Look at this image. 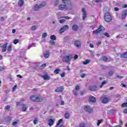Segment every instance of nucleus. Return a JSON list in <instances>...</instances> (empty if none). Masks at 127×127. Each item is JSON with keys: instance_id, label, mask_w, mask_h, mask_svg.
I'll use <instances>...</instances> for the list:
<instances>
[{"instance_id": "41", "label": "nucleus", "mask_w": 127, "mask_h": 127, "mask_svg": "<svg viewBox=\"0 0 127 127\" xmlns=\"http://www.w3.org/2000/svg\"><path fill=\"white\" fill-rule=\"evenodd\" d=\"M61 18H65V19H70V17L67 16H63L61 17Z\"/></svg>"}, {"instance_id": "39", "label": "nucleus", "mask_w": 127, "mask_h": 127, "mask_svg": "<svg viewBox=\"0 0 127 127\" xmlns=\"http://www.w3.org/2000/svg\"><path fill=\"white\" fill-rule=\"evenodd\" d=\"M19 43V40L18 39H15L13 41L14 44H17V43Z\"/></svg>"}, {"instance_id": "14", "label": "nucleus", "mask_w": 127, "mask_h": 127, "mask_svg": "<svg viewBox=\"0 0 127 127\" xmlns=\"http://www.w3.org/2000/svg\"><path fill=\"white\" fill-rule=\"evenodd\" d=\"M72 29L74 31H77V30H78V29H79V26H78V25H77L76 24H74L72 26Z\"/></svg>"}, {"instance_id": "13", "label": "nucleus", "mask_w": 127, "mask_h": 127, "mask_svg": "<svg viewBox=\"0 0 127 127\" xmlns=\"http://www.w3.org/2000/svg\"><path fill=\"white\" fill-rule=\"evenodd\" d=\"M41 78H43L44 80H50V76L48 75H41Z\"/></svg>"}, {"instance_id": "30", "label": "nucleus", "mask_w": 127, "mask_h": 127, "mask_svg": "<svg viewBox=\"0 0 127 127\" xmlns=\"http://www.w3.org/2000/svg\"><path fill=\"white\" fill-rule=\"evenodd\" d=\"M115 100H117V99H118V100H120V99H121V95L120 94H117L115 96Z\"/></svg>"}, {"instance_id": "2", "label": "nucleus", "mask_w": 127, "mask_h": 127, "mask_svg": "<svg viewBox=\"0 0 127 127\" xmlns=\"http://www.w3.org/2000/svg\"><path fill=\"white\" fill-rule=\"evenodd\" d=\"M73 58V56L71 55L69 56H64L63 57L62 60L63 62H65V63H68Z\"/></svg>"}, {"instance_id": "4", "label": "nucleus", "mask_w": 127, "mask_h": 127, "mask_svg": "<svg viewBox=\"0 0 127 127\" xmlns=\"http://www.w3.org/2000/svg\"><path fill=\"white\" fill-rule=\"evenodd\" d=\"M30 99L31 101H33V102H41V101H42V99H40L39 97H36V96L34 95L31 96Z\"/></svg>"}, {"instance_id": "17", "label": "nucleus", "mask_w": 127, "mask_h": 127, "mask_svg": "<svg viewBox=\"0 0 127 127\" xmlns=\"http://www.w3.org/2000/svg\"><path fill=\"white\" fill-rule=\"evenodd\" d=\"M23 3H24V1L23 0H19L18 2V5L19 6H22L23 5Z\"/></svg>"}, {"instance_id": "60", "label": "nucleus", "mask_w": 127, "mask_h": 127, "mask_svg": "<svg viewBox=\"0 0 127 127\" xmlns=\"http://www.w3.org/2000/svg\"><path fill=\"white\" fill-rule=\"evenodd\" d=\"M5 51H6V48H3L2 52H5Z\"/></svg>"}, {"instance_id": "49", "label": "nucleus", "mask_w": 127, "mask_h": 127, "mask_svg": "<svg viewBox=\"0 0 127 127\" xmlns=\"http://www.w3.org/2000/svg\"><path fill=\"white\" fill-rule=\"evenodd\" d=\"M103 122L102 120H98L97 122V126L99 127L100 126V124Z\"/></svg>"}, {"instance_id": "26", "label": "nucleus", "mask_w": 127, "mask_h": 127, "mask_svg": "<svg viewBox=\"0 0 127 127\" xmlns=\"http://www.w3.org/2000/svg\"><path fill=\"white\" fill-rule=\"evenodd\" d=\"M22 106H23L22 112H25V111L27 110V107H26V106L24 104H22Z\"/></svg>"}, {"instance_id": "62", "label": "nucleus", "mask_w": 127, "mask_h": 127, "mask_svg": "<svg viewBox=\"0 0 127 127\" xmlns=\"http://www.w3.org/2000/svg\"><path fill=\"white\" fill-rule=\"evenodd\" d=\"M17 77H18V78H20V79L22 78V76L20 74L17 75Z\"/></svg>"}, {"instance_id": "32", "label": "nucleus", "mask_w": 127, "mask_h": 127, "mask_svg": "<svg viewBox=\"0 0 127 127\" xmlns=\"http://www.w3.org/2000/svg\"><path fill=\"white\" fill-rule=\"evenodd\" d=\"M122 108L127 107V102L124 103L121 105Z\"/></svg>"}, {"instance_id": "28", "label": "nucleus", "mask_w": 127, "mask_h": 127, "mask_svg": "<svg viewBox=\"0 0 127 127\" xmlns=\"http://www.w3.org/2000/svg\"><path fill=\"white\" fill-rule=\"evenodd\" d=\"M35 47V44L32 43V44L29 45V46L28 47V49H30L31 47Z\"/></svg>"}, {"instance_id": "52", "label": "nucleus", "mask_w": 127, "mask_h": 127, "mask_svg": "<svg viewBox=\"0 0 127 127\" xmlns=\"http://www.w3.org/2000/svg\"><path fill=\"white\" fill-rule=\"evenodd\" d=\"M104 35L105 36H107V37H110V34H109V33H104Z\"/></svg>"}, {"instance_id": "36", "label": "nucleus", "mask_w": 127, "mask_h": 127, "mask_svg": "<svg viewBox=\"0 0 127 127\" xmlns=\"http://www.w3.org/2000/svg\"><path fill=\"white\" fill-rule=\"evenodd\" d=\"M62 1L63 3H65V4H67L68 3V1H70V0H62Z\"/></svg>"}, {"instance_id": "48", "label": "nucleus", "mask_w": 127, "mask_h": 127, "mask_svg": "<svg viewBox=\"0 0 127 127\" xmlns=\"http://www.w3.org/2000/svg\"><path fill=\"white\" fill-rule=\"evenodd\" d=\"M64 118H65V119H69V114L65 113L64 114Z\"/></svg>"}, {"instance_id": "11", "label": "nucleus", "mask_w": 127, "mask_h": 127, "mask_svg": "<svg viewBox=\"0 0 127 127\" xmlns=\"http://www.w3.org/2000/svg\"><path fill=\"white\" fill-rule=\"evenodd\" d=\"M89 101L91 103H96L97 99H96V97L91 95L89 96Z\"/></svg>"}, {"instance_id": "63", "label": "nucleus", "mask_w": 127, "mask_h": 127, "mask_svg": "<svg viewBox=\"0 0 127 127\" xmlns=\"http://www.w3.org/2000/svg\"><path fill=\"white\" fill-rule=\"evenodd\" d=\"M64 101H61V106H64Z\"/></svg>"}, {"instance_id": "59", "label": "nucleus", "mask_w": 127, "mask_h": 127, "mask_svg": "<svg viewBox=\"0 0 127 127\" xmlns=\"http://www.w3.org/2000/svg\"><path fill=\"white\" fill-rule=\"evenodd\" d=\"M3 70H4V67H3L2 66H0V71H3Z\"/></svg>"}, {"instance_id": "29", "label": "nucleus", "mask_w": 127, "mask_h": 127, "mask_svg": "<svg viewBox=\"0 0 127 127\" xmlns=\"http://www.w3.org/2000/svg\"><path fill=\"white\" fill-rule=\"evenodd\" d=\"M114 70H110L109 72H108V74L109 75V76H113V75H114Z\"/></svg>"}, {"instance_id": "58", "label": "nucleus", "mask_w": 127, "mask_h": 127, "mask_svg": "<svg viewBox=\"0 0 127 127\" xmlns=\"http://www.w3.org/2000/svg\"><path fill=\"white\" fill-rule=\"evenodd\" d=\"M16 125H17V122H13L12 123V126H16Z\"/></svg>"}, {"instance_id": "46", "label": "nucleus", "mask_w": 127, "mask_h": 127, "mask_svg": "<svg viewBox=\"0 0 127 127\" xmlns=\"http://www.w3.org/2000/svg\"><path fill=\"white\" fill-rule=\"evenodd\" d=\"M10 109V106L9 105H7L5 108L4 110H7L8 111H9V109Z\"/></svg>"}, {"instance_id": "31", "label": "nucleus", "mask_w": 127, "mask_h": 127, "mask_svg": "<svg viewBox=\"0 0 127 127\" xmlns=\"http://www.w3.org/2000/svg\"><path fill=\"white\" fill-rule=\"evenodd\" d=\"M11 50H12L11 46L9 45L7 48V51L8 53H10V51H11Z\"/></svg>"}, {"instance_id": "10", "label": "nucleus", "mask_w": 127, "mask_h": 127, "mask_svg": "<svg viewBox=\"0 0 127 127\" xmlns=\"http://www.w3.org/2000/svg\"><path fill=\"white\" fill-rule=\"evenodd\" d=\"M59 9H60V10H63L64 9H67V5L65 4H60L59 6Z\"/></svg>"}, {"instance_id": "57", "label": "nucleus", "mask_w": 127, "mask_h": 127, "mask_svg": "<svg viewBox=\"0 0 127 127\" xmlns=\"http://www.w3.org/2000/svg\"><path fill=\"white\" fill-rule=\"evenodd\" d=\"M12 77L11 75H9L8 76V78L10 79L11 80V81H12V77Z\"/></svg>"}, {"instance_id": "35", "label": "nucleus", "mask_w": 127, "mask_h": 127, "mask_svg": "<svg viewBox=\"0 0 127 127\" xmlns=\"http://www.w3.org/2000/svg\"><path fill=\"white\" fill-rule=\"evenodd\" d=\"M50 45H55V41L53 40H51L50 41Z\"/></svg>"}, {"instance_id": "34", "label": "nucleus", "mask_w": 127, "mask_h": 127, "mask_svg": "<svg viewBox=\"0 0 127 127\" xmlns=\"http://www.w3.org/2000/svg\"><path fill=\"white\" fill-rule=\"evenodd\" d=\"M47 35H48V34H47V33H43L42 36L43 38H45V37H47Z\"/></svg>"}, {"instance_id": "40", "label": "nucleus", "mask_w": 127, "mask_h": 127, "mask_svg": "<svg viewBox=\"0 0 127 127\" xmlns=\"http://www.w3.org/2000/svg\"><path fill=\"white\" fill-rule=\"evenodd\" d=\"M6 120L7 122H10V121L12 120V118L10 117H7L6 118Z\"/></svg>"}, {"instance_id": "21", "label": "nucleus", "mask_w": 127, "mask_h": 127, "mask_svg": "<svg viewBox=\"0 0 127 127\" xmlns=\"http://www.w3.org/2000/svg\"><path fill=\"white\" fill-rule=\"evenodd\" d=\"M53 124H54V121L53 119H51L49 121L48 125L51 127V126H53Z\"/></svg>"}, {"instance_id": "47", "label": "nucleus", "mask_w": 127, "mask_h": 127, "mask_svg": "<svg viewBox=\"0 0 127 127\" xmlns=\"http://www.w3.org/2000/svg\"><path fill=\"white\" fill-rule=\"evenodd\" d=\"M55 4L56 6H57V5H58V4H59V0H56V1L55 2Z\"/></svg>"}, {"instance_id": "51", "label": "nucleus", "mask_w": 127, "mask_h": 127, "mask_svg": "<svg viewBox=\"0 0 127 127\" xmlns=\"http://www.w3.org/2000/svg\"><path fill=\"white\" fill-rule=\"evenodd\" d=\"M66 21L65 19H62L60 20V23H64V22Z\"/></svg>"}, {"instance_id": "42", "label": "nucleus", "mask_w": 127, "mask_h": 127, "mask_svg": "<svg viewBox=\"0 0 127 127\" xmlns=\"http://www.w3.org/2000/svg\"><path fill=\"white\" fill-rule=\"evenodd\" d=\"M60 71V69H56V70H54V73L56 74H59V71Z\"/></svg>"}, {"instance_id": "43", "label": "nucleus", "mask_w": 127, "mask_h": 127, "mask_svg": "<svg viewBox=\"0 0 127 127\" xmlns=\"http://www.w3.org/2000/svg\"><path fill=\"white\" fill-rule=\"evenodd\" d=\"M36 28H37V27H36V26L34 25V26H32L31 27V29L32 30H36Z\"/></svg>"}, {"instance_id": "50", "label": "nucleus", "mask_w": 127, "mask_h": 127, "mask_svg": "<svg viewBox=\"0 0 127 127\" xmlns=\"http://www.w3.org/2000/svg\"><path fill=\"white\" fill-rule=\"evenodd\" d=\"M75 89L76 91H79V90H80V86H79V85H77Z\"/></svg>"}, {"instance_id": "9", "label": "nucleus", "mask_w": 127, "mask_h": 127, "mask_svg": "<svg viewBox=\"0 0 127 127\" xmlns=\"http://www.w3.org/2000/svg\"><path fill=\"white\" fill-rule=\"evenodd\" d=\"M66 4V9H69V10H71V9H73V4L70 1H68V3Z\"/></svg>"}, {"instance_id": "55", "label": "nucleus", "mask_w": 127, "mask_h": 127, "mask_svg": "<svg viewBox=\"0 0 127 127\" xmlns=\"http://www.w3.org/2000/svg\"><path fill=\"white\" fill-rule=\"evenodd\" d=\"M85 76H86V74L85 73H82V74H81L80 77L81 78H85Z\"/></svg>"}, {"instance_id": "12", "label": "nucleus", "mask_w": 127, "mask_h": 127, "mask_svg": "<svg viewBox=\"0 0 127 127\" xmlns=\"http://www.w3.org/2000/svg\"><path fill=\"white\" fill-rule=\"evenodd\" d=\"M63 90H64V86H62L61 87H58L55 90V92H63Z\"/></svg>"}, {"instance_id": "56", "label": "nucleus", "mask_w": 127, "mask_h": 127, "mask_svg": "<svg viewBox=\"0 0 127 127\" xmlns=\"http://www.w3.org/2000/svg\"><path fill=\"white\" fill-rule=\"evenodd\" d=\"M117 78H118V79H122L123 78V77L122 76H120V75H117Z\"/></svg>"}, {"instance_id": "54", "label": "nucleus", "mask_w": 127, "mask_h": 127, "mask_svg": "<svg viewBox=\"0 0 127 127\" xmlns=\"http://www.w3.org/2000/svg\"><path fill=\"white\" fill-rule=\"evenodd\" d=\"M17 88V86L16 85H14V87L12 88V91H15V89Z\"/></svg>"}, {"instance_id": "18", "label": "nucleus", "mask_w": 127, "mask_h": 127, "mask_svg": "<svg viewBox=\"0 0 127 127\" xmlns=\"http://www.w3.org/2000/svg\"><path fill=\"white\" fill-rule=\"evenodd\" d=\"M102 61H104V62H107V61H108V62H110V61H111L110 60H108V57H107V56L102 57Z\"/></svg>"}, {"instance_id": "5", "label": "nucleus", "mask_w": 127, "mask_h": 127, "mask_svg": "<svg viewBox=\"0 0 127 127\" xmlns=\"http://www.w3.org/2000/svg\"><path fill=\"white\" fill-rule=\"evenodd\" d=\"M68 29H69V26L68 25H65L61 28L59 33L60 34H62L64 31H66V30H68Z\"/></svg>"}, {"instance_id": "1", "label": "nucleus", "mask_w": 127, "mask_h": 127, "mask_svg": "<svg viewBox=\"0 0 127 127\" xmlns=\"http://www.w3.org/2000/svg\"><path fill=\"white\" fill-rule=\"evenodd\" d=\"M104 19L106 22H110L112 21V16L109 12H106L104 14Z\"/></svg>"}, {"instance_id": "20", "label": "nucleus", "mask_w": 127, "mask_h": 127, "mask_svg": "<svg viewBox=\"0 0 127 127\" xmlns=\"http://www.w3.org/2000/svg\"><path fill=\"white\" fill-rule=\"evenodd\" d=\"M109 102V98H105L103 99L102 100V103L103 104H107V103H108Z\"/></svg>"}, {"instance_id": "64", "label": "nucleus", "mask_w": 127, "mask_h": 127, "mask_svg": "<svg viewBox=\"0 0 127 127\" xmlns=\"http://www.w3.org/2000/svg\"><path fill=\"white\" fill-rule=\"evenodd\" d=\"M124 113L125 114H127V109H124Z\"/></svg>"}, {"instance_id": "22", "label": "nucleus", "mask_w": 127, "mask_h": 127, "mask_svg": "<svg viewBox=\"0 0 127 127\" xmlns=\"http://www.w3.org/2000/svg\"><path fill=\"white\" fill-rule=\"evenodd\" d=\"M122 17L123 18V19H125V18H126V17H127V11H124L122 15Z\"/></svg>"}, {"instance_id": "33", "label": "nucleus", "mask_w": 127, "mask_h": 127, "mask_svg": "<svg viewBox=\"0 0 127 127\" xmlns=\"http://www.w3.org/2000/svg\"><path fill=\"white\" fill-rule=\"evenodd\" d=\"M79 127H86V124L84 123H81L79 124Z\"/></svg>"}, {"instance_id": "6", "label": "nucleus", "mask_w": 127, "mask_h": 127, "mask_svg": "<svg viewBox=\"0 0 127 127\" xmlns=\"http://www.w3.org/2000/svg\"><path fill=\"white\" fill-rule=\"evenodd\" d=\"M84 110L86 112L88 113V114H91V113H93V108L88 105L84 107Z\"/></svg>"}, {"instance_id": "19", "label": "nucleus", "mask_w": 127, "mask_h": 127, "mask_svg": "<svg viewBox=\"0 0 127 127\" xmlns=\"http://www.w3.org/2000/svg\"><path fill=\"white\" fill-rule=\"evenodd\" d=\"M46 2L43 1L39 5L40 6V7L41 8H42V7H44V6H46Z\"/></svg>"}, {"instance_id": "16", "label": "nucleus", "mask_w": 127, "mask_h": 127, "mask_svg": "<svg viewBox=\"0 0 127 127\" xmlns=\"http://www.w3.org/2000/svg\"><path fill=\"white\" fill-rule=\"evenodd\" d=\"M40 8H41L40 6H39V5L38 4H36L33 7V9L35 10V11H37V10H38Z\"/></svg>"}, {"instance_id": "25", "label": "nucleus", "mask_w": 127, "mask_h": 127, "mask_svg": "<svg viewBox=\"0 0 127 127\" xmlns=\"http://www.w3.org/2000/svg\"><path fill=\"white\" fill-rule=\"evenodd\" d=\"M114 112H115V111L114 110V109H111L108 111V114H109V115H114Z\"/></svg>"}, {"instance_id": "23", "label": "nucleus", "mask_w": 127, "mask_h": 127, "mask_svg": "<svg viewBox=\"0 0 127 127\" xmlns=\"http://www.w3.org/2000/svg\"><path fill=\"white\" fill-rule=\"evenodd\" d=\"M91 62V61L89 60H86L85 61L83 62V64L84 65H87V64H89Z\"/></svg>"}, {"instance_id": "8", "label": "nucleus", "mask_w": 127, "mask_h": 127, "mask_svg": "<svg viewBox=\"0 0 127 127\" xmlns=\"http://www.w3.org/2000/svg\"><path fill=\"white\" fill-rule=\"evenodd\" d=\"M82 11L83 12L82 20H85L87 17V12L86 11L85 8H82Z\"/></svg>"}, {"instance_id": "15", "label": "nucleus", "mask_w": 127, "mask_h": 127, "mask_svg": "<svg viewBox=\"0 0 127 127\" xmlns=\"http://www.w3.org/2000/svg\"><path fill=\"white\" fill-rule=\"evenodd\" d=\"M74 45L76 47H81V42L79 40H77L74 42Z\"/></svg>"}, {"instance_id": "53", "label": "nucleus", "mask_w": 127, "mask_h": 127, "mask_svg": "<svg viewBox=\"0 0 127 127\" xmlns=\"http://www.w3.org/2000/svg\"><path fill=\"white\" fill-rule=\"evenodd\" d=\"M46 67V64H43L41 65V68H44Z\"/></svg>"}, {"instance_id": "37", "label": "nucleus", "mask_w": 127, "mask_h": 127, "mask_svg": "<svg viewBox=\"0 0 127 127\" xmlns=\"http://www.w3.org/2000/svg\"><path fill=\"white\" fill-rule=\"evenodd\" d=\"M62 122H63V120L60 119L58 123L57 124V127H58L59 126H60V124H61V123H62Z\"/></svg>"}, {"instance_id": "45", "label": "nucleus", "mask_w": 127, "mask_h": 127, "mask_svg": "<svg viewBox=\"0 0 127 127\" xmlns=\"http://www.w3.org/2000/svg\"><path fill=\"white\" fill-rule=\"evenodd\" d=\"M8 44L7 43H5L4 45L2 46V48H6Z\"/></svg>"}, {"instance_id": "3", "label": "nucleus", "mask_w": 127, "mask_h": 127, "mask_svg": "<svg viewBox=\"0 0 127 127\" xmlns=\"http://www.w3.org/2000/svg\"><path fill=\"white\" fill-rule=\"evenodd\" d=\"M104 30H105V28L103 26L100 25L97 29L93 31V34H98V33H100L101 31H104Z\"/></svg>"}, {"instance_id": "27", "label": "nucleus", "mask_w": 127, "mask_h": 127, "mask_svg": "<svg viewBox=\"0 0 127 127\" xmlns=\"http://www.w3.org/2000/svg\"><path fill=\"white\" fill-rule=\"evenodd\" d=\"M50 39L52 40H56V36H55V35H51L50 36Z\"/></svg>"}, {"instance_id": "7", "label": "nucleus", "mask_w": 127, "mask_h": 127, "mask_svg": "<svg viewBox=\"0 0 127 127\" xmlns=\"http://www.w3.org/2000/svg\"><path fill=\"white\" fill-rule=\"evenodd\" d=\"M89 89L90 91L94 92L95 91H97V90H99V88H98V87L96 85H91L89 87Z\"/></svg>"}, {"instance_id": "61", "label": "nucleus", "mask_w": 127, "mask_h": 127, "mask_svg": "<svg viewBox=\"0 0 127 127\" xmlns=\"http://www.w3.org/2000/svg\"><path fill=\"white\" fill-rule=\"evenodd\" d=\"M74 59L75 60L78 59V55H75V56H74Z\"/></svg>"}, {"instance_id": "24", "label": "nucleus", "mask_w": 127, "mask_h": 127, "mask_svg": "<svg viewBox=\"0 0 127 127\" xmlns=\"http://www.w3.org/2000/svg\"><path fill=\"white\" fill-rule=\"evenodd\" d=\"M37 123H38V118H34L33 121L34 125H37Z\"/></svg>"}, {"instance_id": "38", "label": "nucleus", "mask_w": 127, "mask_h": 127, "mask_svg": "<svg viewBox=\"0 0 127 127\" xmlns=\"http://www.w3.org/2000/svg\"><path fill=\"white\" fill-rule=\"evenodd\" d=\"M106 84H107V82H106V81L102 82L101 85H100V88H103V86H104V85H106Z\"/></svg>"}, {"instance_id": "44", "label": "nucleus", "mask_w": 127, "mask_h": 127, "mask_svg": "<svg viewBox=\"0 0 127 127\" xmlns=\"http://www.w3.org/2000/svg\"><path fill=\"white\" fill-rule=\"evenodd\" d=\"M44 56L45 58H48V57H49V54H48V53H47L44 54Z\"/></svg>"}]
</instances>
